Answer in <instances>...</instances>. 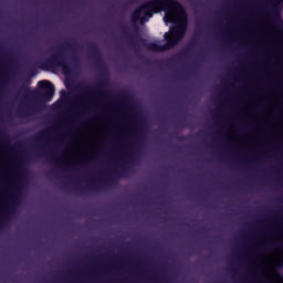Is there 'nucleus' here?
<instances>
[{"instance_id":"aec40b11","label":"nucleus","mask_w":283,"mask_h":283,"mask_svg":"<svg viewBox=\"0 0 283 283\" xmlns=\"http://www.w3.org/2000/svg\"><path fill=\"white\" fill-rule=\"evenodd\" d=\"M15 167H21V164H15Z\"/></svg>"},{"instance_id":"9d476101","label":"nucleus","mask_w":283,"mask_h":283,"mask_svg":"<svg viewBox=\"0 0 283 283\" xmlns=\"http://www.w3.org/2000/svg\"><path fill=\"white\" fill-rule=\"evenodd\" d=\"M19 198H20L19 193H13L11 197V201H10L8 208L4 210V212L13 213L14 207H17V205H19Z\"/></svg>"},{"instance_id":"f257e3e1","label":"nucleus","mask_w":283,"mask_h":283,"mask_svg":"<svg viewBox=\"0 0 283 283\" xmlns=\"http://www.w3.org/2000/svg\"><path fill=\"white\" fill-rule=\"evenodd\" d=\"M160 12H165V23H176V19H187V11L178 0H148L133 11L132 23H145Z\"/></svg>"},{"instance_id":"6e6552de","label":"nucleus","mask_w":283,"mask_h":283,"mask_svg":"<svg viewBox=\"0 0 283 283\" xmlns=\"http://www.w3.org/2000/svg\"><path fill=\"white\" fill-rule=\"evenodd\" d=\"M130 148H126L127 153L123 154L122 160L123 163H127V158H136V148L139 147L138 142H133L129 144Z\"/></svg>"},{"instance_id":"20e7f679","label":"nucleus","mask_w":283,"mask_h":283,"mask_svg":"<svg viewBox=\"0 0 283 283\" xmlns=\"http://www.w3.org/2000/svg\"><path fill=\"white\" fill-rule=\"evenodd\" d=\"M38 91H30L29 87H24L25 96H31V98H36L38 101H43L44 103H49L54 98V92H56V88L52 82L42 80L38 82Z\"/></svg>"},{"instance_id":"a211bd4d","label":"nucleus","mask_w":283,"mask_h":283,"mask_svg":"<svg viewBox=\"0 0 283 283\" xmlns=\"http://www.w3.org/2000/svg\"><path fill=\"white\" fill-rule=\"evenodd\" d=\"M49 160L50 163H55L56 167H59V160L54 159L53 157H51Z\"/></svg>"},{"instance_id":"2eb2a0df","label":"nucleus","mask_w":283,"mask_h":283,"mask_svg":"<svg viewBox=\"0 0 283 283\" xmlns=\"http://www.w3.org/2000/svg\"><path fill=\"white\" fill-rule=\"evenodd\" d=\"M48 134H49L48 130H44V132H42V133H39V134L35 136V139H36V140H45V138H48Z\"/></svg>"},{"instance_id":"f8f14e48","label":"nucleus","mask_w":283,"mask_h":283,"mask_svg":"<svg viewBox=\"0 0 283 283\" xmlns=\"http://www.w3.org/2000/svg\"><path fill=\"white\" fill-rule=\"evenodd\" d=\"M119 167H123V170H114V171L111 174V176L108 177V179H107V185H112V176H115V177L120 178V176H123L125 169H127V168L125 167V165H123V164H119Z\"/></svg>"},{"instance_id":"f3484780","label":"nucleus","mask_w":283,"mask_h":283,"mask_svg":"<svg viewBox=\"0 0 283 283\" xmlns=\"http://www.w3.org/2000/svg\"><path fill=\"white\" fill-rule=\"evenodd\" d=\"M61 94H62V98H70V94L67 92L62 91Z\"/></svg>"},{"instance_id":"4468645a","label":"nucleus","mask_w":283,"mask_h":283,"mask_svg":"<svg viewBox=\"0 0 283 283\" xmlns=\"http://www.w3.org/2000/svg\"><path fill=\"white\" fill-rule=\"evenodd\" d=\"M86 189L87 191H98V189H101V184L92 182Z\"/></svg>"},{"instance_id":"4be33fe9","label":"nucleus","mask_w":283,"mask_h":283,"mask_svg":"<svg viewBox=\"0 0 283 283\" xmlns=\"http://www.w3.org/2000/svg\"><path fill=\"white\" fill-rule=\"evenodd\" d=\"M274 1H280V0H274Z\"/></svg>"},{"instance_id":"6ab92c4d","label":"nucleus","mask_w":283,"mask_h":283,"mask_svg":"<svg viewBox=\"0 0 283 283\" xmlns=\"http://www.w3.org/2000/svg\"><path fill=\"white\" fill-rule=\"evenodd\" d=\"M78 191H80L81 193H83V191H85V189H84V188H80Z\"/></svg>"},{"instance_id":"dca6fc26","label":"nucleus","mask_w":283,"mask_h":283,"mask_svg":"<svg viewBox=\"0 0 283 283\" xmlns=\"http://www.w3.org/2000/svg\"><path fill=\"white\" fill-rule=\"evenodd\" d=\"M80 61H81V59H78V55L73 54V55L71 56V65L76 66V65H78Z\"/></svg>"},{"instance_id":"412c9836","label":"nucleus","mask_w":283,"mask_h":283,"mask_svg":"<svg viewBox=\"0 0 283 283\" xmlns=\"http://www.w3.org/2000/svg\"><path fill=\"white\" fill-rule=\"evenodd\" d=\"M123 98H124V101H127V98L125 97V95H124V97H123Z\"/></svg>"},{"instance_id":"7ed1b4c3","label":"nucleus","mask_w":283,"mask_h":283,"mask_svg":"<svg viewBox=\"0 0 283 283\" xmlns=\"http://www.w3.org/2000/svg\"><path fill=\"white\" fill-rule=\"evenodd\" d=\"M74 45H76V42H66L63 48H59L56 52L51 54L44 61L45 67H61L64 74H70V72H72V66L67 63V59L65 57L63 50L74 52Z\"/></svg>"},{"instance_id":"1a4fd4ad","label":"nucleus","mask_w":283,"mask_h":283,"mask_svg":"<svg viewBox=\"0 0 283 283\" xmlns=\"http://www.w3.org/2000/svg\"><path fill=\"white\" fill-rule=\"evenodd\" d=\"M88 52H90L92 59H94L97 63H101V61H103L101 59V50L98 49V44H96V43L90 44Z\"/></svg>"},{"instance_id":"9b49d317","label":"nucleus","mask_w":283,"mask_h":283,"mask_svg":"<svg viewBox=\"0 0 283 283\" xmlns=\"http://www.w3.org/2000/svg\"><path fill=\"white\" fill-rule=\"evenodd\" d=\"M196 46V41H190L189 45L181 51L179 54H177V59H187L189 54L193 51V48Z\"/></svg>"},{"instance_id":"f03ea898","label":"nucleus","mask_w":283,"mask_h":283,"mask_svg":"<svg viewBox=\"0 0 283 283\" xmlns=\"http://www.w3.org/2000/svg\"><path fill=\"white\" fill-rule=\"evenodd\" d=\"M185 34H187V24H177L170 28L169 32L164 34L165 44H158L156 42H150L148 44H144L149 52H167V50H171V48H176L182 39H185Z\"/></svg>"},{"instance_id":"39448f33","label":"nucleus","mask_w":283,"mask_h":283,"mask_svg":"<svg viewBox=\"0 0 283 283\" xmlns=\"http://www.w3.org/2000/svg\"><path fill=\"white\" fill-rule=\"evenodd\" d=\"M36 112H39V106L34 105V104H29L25 107H21L18 112V116H20L21 118H30L32 116H34V114H36Z\"/></svg>"},{"instance_id":"423d86ee","label":"nucleus","mask_w":283,"mask_h":283,"mask_svg":"<svg viewBox=\"0 0 283 283\" xmlns=\"http://www.w3.org/2000/svg\"><path fill=\"white\" fill-rule=\"evenodd\" d=\"M270 17L274 21V23H276L279 30L283 31V20L282 15H280V11H277V4H273Z\"/></svg>"},{"instance_id":"0eeeda50","label":"nucleus","mask_w":283,"mask_h":283,"mask_svg":"<svg viewBox=\"0 0 283 283\" xmlns=\"http://www.w3.org/2000/svg\"><path fill=\"white\" fill-rule=\"evenodd\" d=\"M107 87V80H101L98 85L92 91L90 87H83L84 94H103V90Z\"/></svg>"},{"instance_id":"ddd939ff","label":"nucleus","mask_w":283,"mask_h":283,"mask_svg":"<svg viewBox=\"0 0 283 283\" xmlns=\"http://www.w3.org/2000/svg\"><path fill=\"white\" fill-rule=\"evenodd\" d=\"M122 32H124L126 40L128 41L129 45H132L133 48L136 46L134 36L129 35V33L125 30V27H123Z\"/></svg>"}]
</instances>
